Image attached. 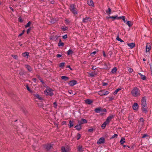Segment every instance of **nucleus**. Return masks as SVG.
Returning <instances> with one entry per match:
<instances>
[{"label": "nucleus", "mask_w": 152, "mask_h": 152, "mask_svg": "<svg viewBox=\"0 0 152 152\" xmlns=\"http://www.w3.org/2000/svg\"><path fill=\"white\" fill-rule=\"evenodd\" d=\"M131 94L132 96L137 97L140 95V91L137 87H134L132 90Z\"/></svg>", "instance_id": "f257e3e1"}, {"label": "nucleus", "mask_w": 152, "mask_h": 152, "mask_svg": "<svg viewBox=\"0 0 152 152\" xmlns=\"http://www.w3.org/2000/svg\"><path fill=\"white\" fill-rule=\"evenodd\" d=\"M141 105L142 107L143 112L146 113L148 112V107L146 102V99L145 97H143L141 100Z\"/></svg>", "instance_id": "f03ea898"}, {"label": "nucleus", "mask_w": 152, "mask_h": 152, "mask_svg": "<svg viewBox=\"0 0 152 152\" xmlns=\"http://www.w3.org/2000/svg\"><path fill=\"white\" fill-rule=\"evenodd\" d=\"M53 90L51 88H47L44 91V94L46 96H52L54 93H53Z\"/></svg>", "instance_id": "7ed1b4c3"}, {"label": "nucleus", "mask_w": 152, "mask_h": 152, "mask_svg": "<svg viewBox=\"0 0 152 152\" xmlns=\"http://www.w3.org/2000/svg\"><path fill=\"white\" fill-rule=\"evenodd\" d=\"M70 10L74 15H77V14L76 6L74 4H72L70 5Z\"/></svg>", "instance_id": "20e7f679"}, {"label": "nucleus", "mask_w": 152, "mask_h": 152, "mask_svg": "<svg viewBox=\"0 0 152 152\" xmlns=\"http://www.w3.org/2000/svg\"><path fill=\"white\" fill-rule=\"evenodd\" d=\"M94 111L96 113H99L100 112H107L106 109H102L101 107H98L94 109Z\"/></svg>", "instance_id": "39448f33"}, {"label": "nucleus", "mask_w": 152, "mask_h": 152, "mask_svg": "<svg viewBox=\"0 0 152 152\" xmlns=\"http://www.w3.org/2000/svg\"><path fill=\"white\" fill-rule=\"evenodd\" d=\"M109 92L108 91L101 90L98 92V94L100 96H105L108 94Z\"/></svg>", "instance_id": "423d86ee"}, {"label": "nucleus", "mask_w": 152, "mask_h": 152, "mask_svg": "<svg viewBox=\"0 0 152 152\" xmlns=\"http://www.w3.org/2000/svg\"><path fill=\"white\" fill-rule=\"evenodd\" d=\"M43 146L44 148L47 151H49L50 150L52 147V146L50 143H48L46 145H44Z\"/></svg>", "instance_id": "0eeeda50"}, {"label": "nucleus", "mask_w": 152, "mask_h": 152, "mask_svg": "<svg viewBox=\"0 0 152 152\" xmlns=\"http://www.w3.org/2000/svg\"><path fill=\"white\" fill-rule=\"evenodd\" d=\"M105 139L104 137H101L99 139L98 141H97V143L98 144H100L104 143L105 142Z\"/></svg>", "instance_id": "6e6552de"}, {"label": "nucleus", "mask_w": 152, "mask_h": 152, "mask_svg": "<svg viewBox=\"0 0 152 152\" xmlns=\"http://www.w3.org/2000/svg\"><path fill=\"white\" fill-rule=\"evenodd\" d=\"M151 44L150 43H147L146 47V52H148L151 49Z\"/></svg>", "instance_id": "1a4fd4ad"}, {"label": "nucleus", "mask_w": 152, "mask_h": 152, "mask_svg": "<svg viewBox=\"0 0 152 152\" xmlns=\"http://www.w3.org/2000/svg\"><path fill=\"white\" fill-rule=\"evenodd\" d=\"M91 20V18H90L86 17L83 19L82 22L84 23H87L90 21Z\"/></svg>", "instance_id": "9d476101"}, {"label": "nucleus", "mask_w": 152, "mask_h": 152, "mask_svg": "<svg viewBox=\"0 0 152 152\" xmlns=\"http://www.w3.org/2000/svg\"><path fill=\"white\" fill-rule=\"evenodd\" d=\"M77 82L75 80H72L70 81L69 82V84L71 86H73L77 83Z\"/></svg>", "instance_id": "9b49d317"}, {"label": "nucleus", "mask_w": 152, "mask_h": 152, "mask_svg": "<svg viewBox=\"0 0 152 152\" xmlns=\"http://www.w3.org/2000/svg\"><path fill=\"white\" fill-rule=\"evenodd\" d=\"M133 109L134 110H136L138 108V104L137 103H134L132 106Z\"/></svg>", "instance_id": "f8f14e48"}, {"label": "nucleus", "mask_w": 152, "mask_h": 152, "mask_svg": "<svg viewBox=\"0 0 152 152\" xmlns=\"http://www.w3.org/2000/svg\"><path fill=\"white\" fill-rule=\"evenodd\" d=\"M87 122V121L86 119L82 118L81 119L80 121L79 122V123L80 124H83L86 123Z\"/></svg>", "instance_id": "ddd939ff"}, {"label": "nucleus", "mask_w": 152, "mask_h": 152, "mask_svg": "<svg viewBox=\"0 0 152 152\" xmlns=\"http://www.w3.org/2000/svg\"><path fill=\"white\" fill-rule=\"evenodd\" d=\"M25 66L28 71L29 72H31L32 69L30 66L28 64H26L25 65Z\"/></svg>", "instance_id": "4468645a"}, {"label": "nucleus", "mask_w": 152, "mask_h": 152, "mask_svg": "<svg viewBox=\"0 0 152 152\" xmlns=\"http://www.w3.org/2000/svg\"><path fill=\"white\" fill-rule=\"evenodd\" d=\"M88 4L89 6L93 7H94L93 1L91 0H89L88 1Z\"/></svg>", "instance_id": "2eb2a0df"}, {"label": "nucleus", "mask_w": 152, "mask_h": 152, "mask_svg": "<svg viewBox=\"0 0 152 152\" xmlns=\"http://www.w3.org/2000/svg\"><path fill=\"white\" fill-rule=\"evenodd\" d=\"M127 45L131 49L133 48L135 46V44L134 43H127Z\"/></svg>", "instance_id": "dca6fc26"}, {"label": "nucleus", "mask_w": 152, "mask_h": 152, "mask_svg": "<svg viewBox=\"0 0 152 152\" xmlns=\"http://www.w3.org/2000/svg\"><path fill=\"white\" fill-rule=\"evenodd\" d=\"M85 103L86 104H91L93 102V101L92 100H91L90 99H88L85 100Z\"/></svg>", "instance_id": "f3484780"}, {"label": "nucleus", "mask_w": 152, "mask_h": 152, "mask_svg": "<svg viewBox=\"0 0 152 152\" xmlns=\"http://www.w3.org/2000/svg\"><path fill=\"white\" fill-rule=\"evenodd\" d=\"M114 115H111L107 117L106 120L109 121V122H110V121L112 119L114 118Z\"/></svg>", "instance_id": "a211bd4d"}, {"label": "nucleus", "mask_w": 152, "mask_h": 152, "mask_svg": "<svg viewBox=\"0 0 152 152\" xmlns=\"http://www.w3.org/2000/svg\"><path fill=\"white\" fill-rule=\"evenodd\" d=\"M22 56L24 57H26L27 58H28L29 53L28 52H25L23 53L22 54Z\"/></svg>", "instance_id": "6ab92c4d"}, {"label": "nucleus", "mask_w": 152, "mask_h": 152, "mask_svg": "<svg viewBox=\"0 0 152 152\" xmlns=\"http://www.w3.org/2000/svg\"><path fill=\"white\" fill-rule=\"evenodd\" d=\"M80 125V124L79 125H77L75 127V128L77 130H79L81 129V126Z\"/></svg>", "instance_id": "aec40b11"}, {"label": "nucleus", "mask_w": 152, "mask_h": 152, "mask_svg": "<svg viewBox=\"0 0 152 152\" xmlns=\"http://www.w3.org/2000/svg\"><path fill=\"white\" fill-rule=\"evenodd\" d=\"M61 78L62 80H64L65 81H67L69 79V78L65 76H61Z\"/></svg>", "instance_id": "412c9836"}, {"label": "nucleus", "mask_w": 152, "mask_h": 152, "mask_svg": "<svg viewBox=\"0 0 152 152\" xmlns=\"http://www.w3.org/2000/svg\"><path fill=\"white\" fill-rule=\"evenodd\" d=\"M126 23L129 27L132 26L133 25V23L131 21H128Z\"/></svg>", "instance_id": "4be33fe9"}, {"label": "nucleus", "mask_w": 152, "mask_h": 152, "mask_svg": "<svg viewBox=\"0 0 152 152\" xmlns=\"http://www.w3.org/2000/svg\"><path fill=\"white\" fill-rule=\"evenodd\" d=\"M117 68L116 67H114L112 69L111 71V72L113 74L115 73L117 71Z\"/></svg>", "instance_id": "5701e85b"}, {"label": "nucleus", "mask_w": 152, "mask_h": 152, "mask_svg": "<svg viewBox=\"0 0 152 152\" xmlns=\"http://www.w3.org/2000/svg\"><path fill=\"white\" fill-rule=\"evenodd\" d=\"M139 74L140 75L141 78L143 80H145L146 78V77L145 75H142L140 73H139Z\"/></svg>", "instance_id": "b1692460"}, {"label": "nucleus", "mask_w": 152, "mask_h": 152, "mask_svg": "<svg viewBox=\"0 0 152 152\" xmlns=\"http://www.w3.org/2000/svg\"><path fill=\"white\" fill-rule=\"evenodd\" d=\"M116 39L118 41H119L121 42H124V41L121 38H119V34L118 33L117 34Z\"/></svg>", "instance_id": "393cba45"}, {"label": "nucleus", "mask_w": 152, "mask_h": 152, "mask_svg": "<svg viewBox=\"0 0 152 152\" xmlns=\"http://www.w3.org/2000/svg\"><path fill=\"white\" fill-rule=\"evenodd\" d=\"M90 76L94 77L95 76V75H96V74L95 73V72H92L91 73H90L89 74Z\"/></svg>", "instance_id": "a878e982"}, {"label": "nucleus", "mask_w": 152, "mask_h": 152, "mask_svg": "<svg viewBox=\"0 0 152 152\" xmlns=\"http://www.w3.org/2000/svg\"><path fill=\"white\" fill-rule=\"evenodd\" d=\"M73 52V51L72 50L69 49L67 51V53L68 55H69L72 54Z\"/></svg>", "instance_id": "bb28decb"}, {"label": "nucleus", "mask_w": 152, "mask_h": 152, "mask_svg": "<svg viewBox=\"0 0 152 152\" xmlns=\"http://www.w3.org/2000/svg\"><path fill=\"white\" fill-rule=\"evenodd\" d=\"M118 16V15H116L115 16H110L108 18H112L113 19V20H114L116 19V18Z\"/></svg>", "instance_id": "cd10ccee"}, {"label": "nucleus", "mask_w": 152, "mask_h": 152, "mask_svg": "<svg viewBox=\"0 0 152 152\" xmlns=\"http://www.w3.org/2000/svg\"><path fill=\"white\" fill-rule=\"evenodd\" d=\"M125 139L124 138L122 137V138H121L120 141L121 144V145L123 144L125 142Z\"/></svg>", "instance_id": "c85d7f7f"}, {"label": "nucleus", "mask_w": 152, "mask_h": 152, "mask_svg": "<svg viewBox=\"0 0 152 152\" xmlns=\"http://www.w3.org/2000/svg\"><path fill=\"white\" fill-rule=\"evenodd\" d=\"M69 128H71L73 126V121H69Z\"/></svg>", "instance_id": "c756f323"}, {"label": "nucleus", "mask_w": 152, "mask_h": 152, "mask_svg": "<svg viewBox=\"0 0 152 152\" xmlns=\"http://www.w3.org/2000/svg\"><path fill=\"white\" fill-rule=\"evenodd\" d=\"M58 46H62L64 45V43L63 42H61V40L60 39V41L58 43Z\"/></svg>", "instance_id": "7c9ffc66"}, {"label": "nucleus", "mask_w": 152, "mask_h": 152, "mask_svg": "<svg viewBox=\"0 0 152 152\" xmlns=\"http://www.w3.org/2000/svg\"><path fill=\"white\" fill-rule=\"evenodd\" d=\"M106 12L108 14H110L111 13V10L110 8V7H109L108 9L106 11Z\"/></svg>", "instance_id": "2f4dec72"}, {"label": "nucleus", "mask_w": 152, "mask_h": 152, "mask_svg": "<svg viewBox=\"0 0 152 152\" xmlns=\"http://www.w3.org/2000/svg\"><path fill=\"white\" fill-rule=\"evenodd\" d=\"M31 21H29L25 25V27L27 28L29 27L31 24Z\"/></svg>", "instance_id": "473e14b6"}, {"label": "nucleus", "mask_w": 152, "mask_h": 152, "mask_svg": "<svg viewBox=\"0 0 152 152\" xmlns=\"http://www.w3.org/2000/svg\"><path fill=\"white\" fill-rule=\"evenodd\" d=\"M65 64V63L62 62L60 63L59 64V66L61 68H63Z\"/></svg>", "instance_id": "72a5a7b5"}, {"label": "nucleus", "mask_w": 152, "mask_h": 152, "mask_svg": "<svg viewBox=\"0 0 152 152\" xmlns=\"http://www.w3.org/2000/svg\"><path fill=\"white\" fill-rule=\"evenodd\" d=\"M78 151H79L82 152L83 151L82 146H79L78 148Z\"/></svg>", "instance_id": "f704fd0d"}, {"label": "nucleus", "mask_w": 152, "mask_h": 152, "mask_svg": "<svg viewBox=\"0 0 152 152\" xmlns=\"http://www.w3.org/2000/svg\"><path fill=\"white\" fill-rule=\"evenodd\" d=\"M35 97L37 98H38L39 99H41V98L40 97V96L37 94H36L34 95Z\"/></svg>", "instance_id": "c9c22d12"}, {"label": "nucleus", "mask_w": 152, "mask_h": 152, "mask_svg": "<svg viewBox=\"0 0 152 152\" xmlns=\"http://www.w3.org/2000/svg\"><path fill=\"white\" fill-rule=\"evenodd\" d=\"M38 78H39L40 82H41V83L42 84H44V82H43L42 79L40 76H38Z\"/></svg>", "instance_id": "e433bc0d"}, {"label": "nucleus", "mask_w": 152, "mask_h": 152, "mask_svg": "<svg viewBox=\"0 0 152 152\" xmlns=\"http://www.w3.org/2000/svg\"><path fill=\"white\" fill-rule=\"evenodd\" d=\"M121 89V88H118L115 90V92H114V94H117L118 91Z\"/></svg>", "instance_id": "4c0bfd02"}, {"label": "nucleus", "mask_w": 152, "mask_h": 152, "mask_svg": "<svg viewBox=\"0 0 152 152\" xmlns=\"http://www.w3.org/2000/svg\"><path fill=\"white\" fill-rule=\"evenodd\" d=\"M61 152H67L64 147H62L61 148Z\"/></svg>", "instance_id": "58836bf2"}, {"label": "nucleus", "mask_w": 152, "mask_h": 152, "mask_svg": "<svg viewBox=\"0 0 152 152\" xmlns=\"http://www.w3.org/2000/svg\"><path fill=\"white\" fill-rule=\"evenodd\" d=\"M107 125L104 122L102 125L101 127L102 129H104Z\"/></svg>", "instance_id": "ea45409f"}, {"label": "nucleus", "mask_w": 152, "mask_h": 152, "mask_svg": "<svg viewBox=\"0 0 152 152\" xmlns=\"http://www.w3.org/2000/svg\"><path fill=\"white\" fill-rule=\"evenodd\" d=\"M118 136V134H115L113 135L111 138V139L114 138L115 137H117Z\"/></svg>", "instance_id": "a19ab883"}, {"label": "nucleus", "mask_w": 152, "mask_h": 152, "mask_svg": "<svg viewBox=\"0 0 152 152\" xmlns=\"http://www.w3.org/2000/svg\"><path fill=\"white\" fill-rule=\"evenodd\" d=\"M77 140H79L80 138V134H78L77 136Z\"/></svg>", "instance_id": "79ce46f5"}, {"label": "nucleus", "mask_w": 152, "mask_h": 152, "mask_svg": "<svg viewBox=\"0 0 152 152\" xmlns=\"http://www.w3.org/2000/svg\"><path fill=\"white\" fill-rule=\"evenodd\" d=\"M121 19H122L123 20V21H124V22H126V20H125V16H122V18H121Z\"/></svg>", "instance_id": "37998d69"}, {"label": "nucleus", "mask_w": 152, "mask_h": 152, "mask_svg": "<svg viewBox=\"0 0 152 152\" xmlns=\"http://www.w3.org/2000/svg\"><path fill=\"white\" fill-rule=\"evenodd\" d=\"M94 130L93 128H91L89 129L88 130V131L89 132H92L93 131H94Z\"/></svg>", "instance_id": "c03bdc74"}, {"label": "nucleus", "mask_w": 152, "mask_h": 152, "mask_svg": "<svg viewBox=\"0 0 152 152\" xmlns=\"http://www.w3.org/2000/svg\"><path fill=\"white\" fill-rule=\"evenodd\" d=\"M128 71L130 73H131L133 71V69L131 68H129L128 69Z\"/></svg>", "instance_id": "a18cd8bd"}, {"label": "nucleus", "mask_w": 152, "mask_h": 152, "mask_svg": "<svg viewBox=\"0 0 152 152\" xmlns=\"http://www.w3.org/2000/svg\"><path fill=\"white\" fill-rule=\"evenodd\" d=\"M149 136L147 134H144L142 136V138H144L146 137H148Z\"/></svg>", "instance_id": "49530a36"}, {"label": "nucleus", "mask_w": 152, "mask_h": 152, "mask_svg": "<svg viewBox=\"0 0 152 152\" xmlns=\"http://www.w3.org/2000/svg\"><path fill=\"white\" fill-rule=\"evenodd\" d=\"M12 56L15 59H17L18 57L17 56L15 55H12Z\"/></svg>", "instance_id": "de8ad7c7"}, {"label": "nucleus", "mask_w": 152, "mask_h": 152, "mask_svg": "<svg viewBox=\"0 0 152 152\" xmlns=\"http://www.w3.org/2000/svg\"><path fill=\"white\" fill-rule=\"evenodd\" d=\"M27 90L30 92H31V90L30 89V88L28 85L26 86Z\"/></svg>", "instance_id": "09e8293b"}, {"label": "nucleus", "mask_w": 152, "mask_h": 152, "mask_svg": "<svg viewBox=\"0 0 152 152\" xmlns=\"http://www.w3.org/2000/svg\"><path fill=\"white\" fill-rule=\"evenodd\" d=\"M110 122L106 120V121L104 122V123H105V124H106L107 125H109V124Z\"/></svg>", "instance_id": "8fccbe9b"}, {"label": "nucleus", "mask_w": 152, "mask_h": 152, "mask_svg": "<svg viewBox=\"0 0 152 152\" xmlns=\"http://www.w3.org/2000/svg\"><path fill=\"white\" fill-rule=\"evenodd\" d=\"M43 85V87L45 88H46V89H47V88H49V87L48 86L44 83V84H42Z\"/></svg>", "instance_id": "3c124183"}, {"label": "nucleus", "mask_w": 152, "mask_h": 152, "mask_svg": "<svg viewBox=\"0 0 152 152\" xmlns=\"http://www.w3.org/2000/svg\"><path fill=\"white\" fill-rule=\"evenodd\" d=\"M109 101H111L112 100H113L114 99V98L113 96H112L111 97H109Z\"/></svg>", "instance_id": "603ef678"}, {"label": "nucleus", "mask_w": 152, "mask_h": 152, "mask_svg": "<svg viewBox=\"0 0 152 152\" xmlns=\"http://www.w3.org/2000/svg\"><path fill=\"white\" fill-rule=\"evenodd\" d=\"M24 32H25V30H23V31H22V33H21V34H20L18 36L19 37V36H21L24 33Z\"/></svg>", "instance_id": "864d4df0"}, {"label": "nucleus", "mask_w": 152, "mask_h": 152, "mask_svg": "<svg viewBox=\"0 0 152 152\" xmlns=\"http://www.w3.org/2000/svg\"><path fill=\"white\" fill-rule=\"evenodd\" d=\"M31 30V28H28L27 31V34H28L29 33V32H30V31Z\"/></svg>", "instance_id": "5fc2aeb1"}, {"label": "nucleus", "mask_w": 152, "mask_h": 152, "mask_svg": "<svg viewBox=\"0 0 152 152\" xmlns=\"http://www.w3.org/2000/svg\"><path fill=\"white\" fill-rule=\"evenodd\" d=\"M107 84H108L107 83H106L103 82L102 83V85L103 86H107Z\"/></svg>", "instance_id": "6e6d98bb"}, {"label": "nucleus", "mask_w": 152, "mask_h": 152, "mask_svg": "<svg viewBox=\"0 0 152 152\" xmlns=\"http://www.w3.org/2000/svg\"><path fill=\"white\" fill-rule=\"evenodd\" d=\"M67 37V35L66 34L63 36V38L64 39H66Z\"/></svg>", "instance_id": "4d7b16f0"}, {"label": "nucleus", "mask_w": 152, "mask_h": 152, "mask_svg": "<svg viewBox=\"0 0 152 152\" xmlns=\"http://www.w3.org/2000/svg\"><path fill=\"white\" fill-rule=\"evenodd\" d=\"M67 27H65V28L62 27L61 28V29L64 31H65L66 30H67Z\"/></svg>", "instance_id": "13d9d810"}, {"label": "nucleus", "mask_w": 152, "mask_h": 152, "mask_svg": "<svg viewBox=\"0 0 152 152\" xmlns=\"http://www.w3.org/2000/svg\"><path fill=\"white\" fill-rule=\"evenodd\" d=\"M96 53V51H94V52H93L92 53H91V55H92V56H94V55Z\"/></svg>", "instance_id": "bf43d9fd"}, {"label": "nucleus", "mask_w": 152, "mask_h": 152, "mask_svg": "<svg viewBox=\"0 0 152 152\" xmlns=\"http://www.w3.org/2000/svg\"><path fill=\"white\" fill-rule=\"evenodd\" d=\"M62 56V55L60 54H58L56 55V57L57 58H59L60 57H61Z\"/></svg>", "instance_id": "052dcab7"}, {"label": "nucleus", "mask_w": 152, "mask_h": 152, "mask_svg": "<svg viewBox=\"0 0 152 152\" xmlns=\"http://www.w3.org/2000/svg\"><path fill=\"white\" fill-rule=\"evenodd\" d=\"M140 122H143L144 121L143 119L142 118H140Z\"/></svg>", "instance_id": "680f3d73"}, {"label": "nucleus", "mask_w": 152, "mask_h": 152, "mask_svg": "<svg viewBox=\"0 0 152 152\" xmlns=\"http://www.w3.org/2000/svg\"><path fill=\"white\" fill-rule=\"evenodd\" d=\"M66 67L67 68H69L71 70H72V69L70 67V66L69 65L67 66Z\"/></svg>", "instance_id": "e2e57ef3"}, {"label": "nucleus", "mask_w": 152, "mask_h": 152, "mask_svg": "<svg viewBox=\"0 0 152 152\" xmlns=\"http://www.w3.org/2000/svg\"><path fill=\"white\" fill-rule=\"evenodd\" d=\"M65 21H66V23H69V20H68V19H66L65 20Z\"/></svg>", "instance_id": "0e129e2a"}, {"label": "nucleus", "mask_w": 152, "mask_h": 152, "mask_svg": "<svg viewBox=\"0 0 152 152\" xmlns=\"http://www.w3.org/2000/svg\"><path fill=\"white\" fill-rule=\"evenodd\" d=\"M62 123L63 125L66 124V122L65 121H63V122H62Z\"/></svg>", "instance_id": "69168bd1"}, {"label": "nucleus", "mask_w": 152, "mask_h": 152, "mask_svg": "<svg viewBox=\"0 0 152 152\" xmlns=\"http://www.w3.org/2000/svg\"><path fill=\"white\" fill-rule=\"evenodd\" d=\"M121 18H122V16L119 17H118L117 16V18H116V19H118V20H119V19H121Z\"/></svg>", "instance_id": "338daca9"}, {"label": "nucleus", "mask_w": 152, "mask_h": 152, "mask_svg": "<svg viewBox=\"0 0 152 152\" xmlns=\"http://www.w3.org/2000/svg\"><path fill=\"white\" fill-rule=\"evenodd\" d=\"M92 69L93 70H94L96 69V68H95V66H94L92 67Z\"/></svg>", "instance_id": "774afa93"}]
</instances>
